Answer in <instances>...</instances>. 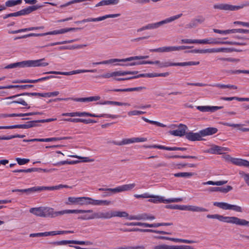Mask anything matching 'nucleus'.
Instances as JSON below:
<instances>
[{"label":"nucleus","instance_id":"61","mask_svg":"<svg viewBox=\"0 0 249 249\" xmlns=\"http://www.w3.org/2000/svg\"><path fill=\"white\" fill-rule=\"evenodd\" d=\"M59 94V91H55L51 92L44 93V97H50L52 96H56Z\"/></svg>","mask_w":249,"mask_h":249},{"label":"nucleus","instance_id":"58","mask_svg":"<svg viewBox=\"0 0 249 249\" xmlns=\"http://www.w3.org/2000/svg\"><path fill=\"white\" fill-rule=\"evenodd\" d=\"M232 34L235 33H243V34H249V30L244 29H232Z\"/></svg>","mask_w":249,"mask_h":249},{"label":"nucleus","instance_id":"4","mask_svg":"<svg viewBox=\"0 0 249 249\" xmlns=\"http://www.w3.org/2000/svg\"><path fill=\"white\" fill-rule=\"evenodd\" d=\"M148 57V56L145 55V56H132L127 57L124 59H117V58H112L107 60H104L100 62H93L92 64L93 66L95 65H106V64H112L115 62H128V61H131L132 60H141V59H146Z\"/></svg>","mask_w":249,"mask_h":249},{"label":"nucleus","instance_id":"41","mask_svg":"<svg viewBox=\"0 0 249 249\" xmlns=\"http://www.w3.org/2000/svg\"><path fill=\"white\" fill-rule=\"evenodd\" d=\"M87 46L86 44L72 45L70 46H61L59 47L60 50H73L75 49H80Z\"/></svg>","mask_w":249,"mask_h":249},{"label":"nucleus","instance_id":"51","mask_svg":"<svg viewBox=\"0 0 249 249\" xmlns=\"http://www.w3.org/2000/svg\"><path fill=\"white\" fill-rule=\"evenodd\" d=\"M70 137H53V138H45L44 139L45 142H52V141H60L62 140H68L70 139Z\"/></svg>","mask_w":249,"mask_h":249},{"label":"nucleus","instance_id":"38","mask_svg":"<svg viewBox=\"0 0 249 249\" xmlns=\"http://www.w3.org/2000/svg\"><path fill=\"white\" fill-rule=\"evenodd\" d=\"M228 182V180H221L217 181H208L207 182H204L202 183V184L204 185H216V186H221L224 184H226Z\"/></svg>","mask_w":249,"mask_h":249},{"label":"nucleus","instance_id":"46","mask_svg":"<svg viewBox=\"0 0 249 249\" xmlns=\"http://www.w3.org/2000/svg\"><path fill=\"white\" fill-rule=\"evenodd\" d=\"M193 173L191 172H181L174 174L175 177L189 178L194 175Z\"/></svg>","mask_w":249,"mask_h":249},{"label":"nucleus","instance_id":"17","mask_svg":"<svg viewBox=\"0 0 249 249\" xmlns=\"http://www.w3.org/2000/svg\"><path fill=\"white\" fill-rule=\"evenodd\" d=\"M187 129V127L186 125L181 124L178 125L177 129L171 131L170 133L172 135L181 137L184 136L185 134L186 135V131Z\"/></svg>","mask_w":249,"mask_h":249},{"label":"nucleus","instance_id":"15","mask_svg":"<svg viewBox=\"0 0 249 249\" xmlns=\"http://www.w3.org/2000/svg\"><path fill=\"white\" fill-rule=\"evenodd\" d=\"M147 141L146 138H132L129 139H124L120 142L116 143L118 145H122L133 143L135 142H144Z\"/></svg>","mask_w":249,"mask_h":249},{"label":"nucleus","instance_id":"36","mask_svg":"<svg viewBox=\"0 0 249 249\" xmlns=\"http://www.w3.org/2000/svg\"><path fill=\"white\" fill-rule=\"evenodd\" d=\"M231 205L226 202H214L213 205L223 210H231Z\"/></svg>","mask_w":249,"mask_h":249},{"label":"nucleus","instance_id":"18","mask_svg":"<svg viewBox=\"0 0 249 249\" xmlns=\"http://www.w3.org/2000/svg\"><path fill=\"white\" fill-rule=\"evenodd\" d=\"M56 76L53 75H50L48 76L43 77L36 80L24 79L19 81L14 82L16 83H36L38 82L45 81L51 78H56Z\"/></svg>","mask_w":249,"mask_h":249},{"label":"nucleus","instance_id":"24","mask_svg":"<svg viewBox=\"0 0 249 249\" xmlns=\"http://www.w3.org/2000/svg\"><path fill=\"white\" fill-rule=\"evenodd\" d=\"M12 192H19L21 193H25L27 195H29L35 192H40V186H35L32 188L25 189H15L12 190Z\"/></svg>","mask_w":249,"mask_h":249},{"label":"nucleus","instance_id":"42","mask_svg":"<svg viewBox=\"0 0 249 249\" xmlns=\"http://www.w3.org/2000/svg\"><path fill=\"white\" fill-rule=\"evenodd\" d=\"M102 105H116V106H129V105L127 103H122L116 101H105L103 103H100Z\"/></svg>","mask_w":249,"mask_h":249},{"label":"nucleus","instance_id":"29","mask_svg":"<svg viewBox=\"0 0 249 249\" xmlns=\"http://www.w3.org/2000/svg\"><path fill=\"white\" fill-rule=\"evenodd\" d=\"M232 189L231 186L228 185L226 187H211L209 189L210 192H220L224 193H227Z\"/></svg>","mask_w":249,"mask_h":249},{"label":"nucleus","instance_id":"20","mask_svg":"<svg viewBox=\"0 0 249 249\" xmlns=\"http://www.w3.org/2000/svg\"><path fill=\"white\" fill-rule=\"evenodd\" d=\"M136 186V184L131 183L119 186L115 188V193L132 190Z\"/></svg>","mask_w":249,"mask_h":249},{"label":"nucleus","instance_id":"56","mask_svg":"<svg viewBox=\"0 0 249 249\" xmlns=\"http://www.w3.org/2000/svg\"><path fill=\"white\" fill-rule=\"evenodd\" d=\"M145 113V112L142 111H140V110H132L129 111L127 113L128 115L129 116H137V115H140L142 114H143Z\"/></svg>","mask_w":249,"mask_h":249},{"label":"nucleus","instance_id":"14","mask_svg":"<svg viewBox=\"0 0 249 249\" xmlns=\"http://www.w3.org/2000/svg\"><path fill=\"white\" fill-rule=\"evenodd\" d=\"M229 151L227 147L219 146L216 145H213L211 148L206 151V152L212 154H223Z\"/></svg>","mask_w":249,"mask_h":249},{"label":"nucleus","instance_id":"10","mask_svg":"<svg viewBox=\"0 0 249 249\" xmlns=\"http://www.w3.org/2000/svg\"><path fill=\"white\" fill-rule=\"evenodd\" d=\"M191 47L186 46H165L157 49H150L151 52L167 53L179 51L182 50L191 48Z\"/></svg>","mask_w":249,"mask_h":249},{"label":"nucleus","instance_id":"2","mask_svg":"<svg viewBox=\"0 0 249 249\" xmlns=\"http://www.w3.org/2000/svg\"><path fill=\"white\" fill-rule=\"evenodd\" d=\"M206 217L208 218L216 219L220 221L234 224L240 226H247L249 224V222L248 221H247L245 219H240L234 216H224L220 214H207Z\"/></svg>","mask_w":249,"mask_h":249},{"label":"nucleus","instance_id":"32","mask_svg":"<svg viewBox=\"0 0 249 249\" xmlns=\"http://www.w3.org/2000/svg\"><path fill=\"white\" fill-rule=\"evenodd\" d=\"M222 124L226 126L236 127L242 132H249V128H243L242 127L243 124H234L229 123H222Z\"/></svg>","mask_w":249,"mask_h":249},{"label":"nucleus","instance_id":"39","mask_svg":"<svg viewBox=\"0 0 249 249\" xmlns=\"http://www.w3.org/2000/svg\"><path fill=\"white\" fill-rule=\"evenodd\" d=\"M37 122L36 121H31L26 123L25 124H20V128L28 129L32 127L36 126Z\"/></svg>","mask_w":249,"mask_h":249},{"label":"nucleus","instance_id":"47","mask_svg":"<svg viewBox=\"0 0 249 249\" xmlns=\"http://www.w3.org/2000/svg\"><path fill=\"white\" fill-rule=\"evenodd\" d=\"M142 119L147 123H150L151 124H155V125H157L160 127H164L166 126V125L165 124H164L162 123H160L157 122V121L150 120L144 117H142Z\"/></svg>","mask_w":249,"mask_h":249},{"label":"nucleus","instance_id":"35","mask_svg":"<svg viewBox=\"0 0 249 249\" xmlns=\"http://www.w3.org/2000/svg\"><path fill=\"white\" fill-rule=\"evenodd\" d=\"M119 0H103L98 3L96 6H100L103 5H108L110 4H117L119 3Z\"/></svg>","mask_w":249,"mask_h":249},{"label":"nucleus","instance_id":"5","mask_svg":"<svg viewBox=\"0 0 249 249\" xmlns=\"http://www.w3.org/2000/svg\"><path fill=\"white\" fill-rule=\"evenodd\" d=\"M75 29L74 28H63L60 30H54L53 31L48 32L42 34H35L31 33L29 34L23 35L21 36L17 37L15 39L25 38L31 36H43L47 35H53L58 34H62L67 32L75 30Z\"/></svg>","mask_w":249,"mask_h":249},{"label":"nucleus","instance_id":"63","mask_svg":"<svg viewBox=\"0 0 249 249\" xmlns=\"http://www.w3.org/2000/svg\"><path fill=\"white\" fill-rule=\"evenodd\" d=\"M136 226H142L144 227L153 228V224H149L147 223H142L140 222H137Z\"/></svg>","mask_w":249,"mask_h":249},{"label":"nucleus","instance_id":"26","mask_svg":"<svg viewBox=\"0 0 249 249\" xmlns=\"http://www.w3.org/2000/svg\"><path fill=\"white\" fill-rule=\"evenodd\" d=\"M217 131L218 129L215 127H207L200 130V133L202 137H205L215 134Z\"/></svg>","mask_w":249,"mask_h":249},{"label":"nucleus","instance_id":"62","mask_svg":"<svg viewBox=\"0 0 249 249\" xmlns=\"http://www.w3.org/2000/svg\"><path fill=\"white\" fill-rule=\"evenodd\" d=\"M42 236H47V232L34 233H31L30 234V237H42Z\"/></svg>","mask_w":249,"mask_h":249},{"label":"nucleus","instance_id":"16","mask_svg":"<svg viewBox=\"0 0 249 249\" xmlns=\"http://www.w3.org/2000/svg\"><path fill=\"white\" fill-rule=\"evenodd\" d=\"M26 68L31 67V61L25 60L9 64L4 67V69H9L15 68Z\"/></svg>","mask_w":249,"mask_h":249},{"label":"nucleus","instance_id":"40","mask_svg":"<svg viewBox=\"0 0 249 249\" xmlns=\"http://www.w3.org/2000/svg\"><path fill=\"white\" fill-rule=\"evenodd\" d=\"M80 197H69L68 198V201L65 203L67 205H79Z\"/></svg>","mask_w":249,"mask_h":249},{"label":"nucleus","instance_id":"50","mask_svg":"<svg viewBox=\"0 0 249 249\" xmlns=\"http://www.w3.org/2000/svg\"><path fill=\"white\" fill-rule=\"evenodd\" d=\"M91 117H106V118H111L113 119L117 118L119 117L118 115H110V114H103L101 115H96L95 114H92V115H91Z\"/></svg>","mask_w":249,"mask_h":249},{"label":"nucleus","instance_id":"37","mask_svg":"<svg viewBox=\"0 0 249 249\" xmlns=\"http://www.w3.org/2000/svg\"><path fill=\"white\" fill-rule=\"evenodd\" d=\"M112 215L113 217H128L130 216L126 212L120 211H112Z\"/></svg>","mask_w":249,"mask_h":249},{"label":"nucleus","instance_id":"6","mask_svg":"<svg viewBox=\"0 0 249 249\" xmlns=\"http://www.w3.org/2000/svg\"><path fill=\"white\" fill-rule=\"evenodd\" d=\"M42 7V6L39 5H33L31 6H29L26 8L23 9L17 12L10 13L8 14L5 15L3 18V19H6L10 17H18L22 15H25L31 13V12L36 11L40 8Z\"/></svg>","mask_w":249,"mask_h":249},{"label":"nucleus","instance_id":"45","mask_svg":"<svg viewBox=\"0 0 249 249\" xmlns=\"http://www.w3.org/2000/svg\"><path fill=\"white\" fill-rule=\"evenodd\" d=\"M231 51L230 49L227 48H211V53L225 52L228 53Z\"/></svg>","mask_w":249,"mask_h":249},{"label":"nucleus","instance_id":"8","mask_svg":"<svg viewBox=\"0 0 249 249\" xmlns=\"http://www.w3.org/2000/svg\"><path fill=\"white\" fill-rule=\"evenodd\" d=\"M182 16V14H179L168 18H167L163 20L160 21L158 22L149 23L147 24L148 30L157 29L163 24L171 22L175 20L180 18Z\"/></svg>","mask_w":249,"mask_h":249},{"label":"nucleus","instance_id":"34","mask_svg":"<svg viewBox=\"0 0 249 249\" xmlns=\"http://www.w3.org/2000/svg\"><path fill=\"white\" fill-rule=\"evenodd\" d=\"M188 211L193 212H207L208 210L203 207L194 205H189Z\"/></svg>","mask_w":249,"mask_h":249},{"label":"nucleus","instance_id":"25","mask_svg":"<svg viewBox=\"0 0 249 249\" xmlns=\"http://www.w3.org/2000/svg\"><path fill=\"white\" fill-rule=\"evenodd\" d=\"M71 188V187L67 185H63L59 184L58 185L54 186H50V187H46V186H40V192L45 190H59L61 188Z\"/></svg>","mask_w":249,"mask_h":249},{"label":"nucleus","instance_id":"21","mask_svg":"<svg viewBox=\"0 0 249 249\" xmlns=\"http://www.w3.org/2000/svg\"><path fill=\"white\" fill-rule=\"evenodd\" d=\"M223 107L217 106H197L196 108L201 112H213L218 109L223 108Z\"/></svg>","mask_w":249,"mask_h":249},{"label":"nucleus","instance_id":"13","mask_svg":"<svg viewBox=\"0 0 249 249\" xmlns=\"http://www.w3.org/2000/svg\"><path fill=\"white\" fill-rule=\"evenodd\" d=\"M121 231L124 232H130V231H140L142 232H152L156 233L159 234H170L169 232L162 231H158L154 230L152 229H142L139 228H133V229H121Z\"/></svg>","mask_w":249,"mask_h":249},{"label":"nucleus","instance_id":"12","mask_svg":"<svg viewBox=\"0 0 249 249\" xmlns=\"http://www.w3.org/2000/svg\"><path fill=\"white\" fill-rule=\"evenodd\" d=\"M120 14H109L106 15L105 16L98 17L97 18H88L86 19H84L81 21H78L77 23H85L88 22H96V21H100L106 19L107 18H117L120 16Z\"/></svg>","mask_w":249,"mask_h":249},{"label":"nucleus","instance_id":"60","mask_svg":"<svg viewBox=\"0 0 249 249\" xmlns=\"http://www.w3.org/2000/svg\"><path fill=\"white\" fill-rule=\"evenodd\" d=\"M146 88L144 87H136V88H127L125 89L124 90H126V92L129 91H139L143 89H145Z\"/></svg>","mask_w":249,"mask_h":249},{"label":"nucleus","instance_id":"19","mask_svg":"<svg viewBox=\"0 0 249 249\" xmlns=\"http://www.w3.org/2000/svg\"><path fill=\"white\" fill-rule=\"evenodd\" d=\"M155 219V217L154 215H148V214L144 213L137 215H130L128 217L129 220H154Z\"/></svg>","mask_w":249,"mask_h":249},{"label":"nucleus","instance_id":"57","mask_svg":"<svg viewBox=\"0 0 249 249\" xmlns=\"http://www.w3.org/2000/svg\"><path fill=\"white\" fill-rule=\"evenodd\" d=\"M16 161L19 165H24L29 162L30 160L27 159H21L17 158L16 159Z\"/></svg>","mask_w":249,"mask_h":249},{"label":"nucleus","instance_id":"48","mask_svg":"<svg viewBox=\"0 0 249 249\" xmlns=\"http://www.w3.org/2000/svg\"><path fill=\"white\" fill-rule=\"evenodd\" d=\"M33 30H35L34 27H29V28H27L21 29H19L18 30H15V31H9L8 33L9 34H17V33H21V32H26V31H33Z\"/></svg>","mask_w":249,"mask_h":249},{"label":"nucleus","instance_id":"54","mask_svg":"<svg viewBox=\"0 0 249 249\" xmlns=\"http://www.w3.org/2000/svg\"><path fill=\"white\" fill-rule=\"evenodd\" d=\"M213 31L214 33H218L220 34H232V29L231 30H220L216 29H213Z\"/></svg>","mask_w":249,"mask_h":249},{"label":"nucleus","instance_id":"3","mask_svg":"<svg viewBox=\"0 0 249 249\" xmlns=\"http://www.w3.org/2000/svg\"><path fill=\"white\" fill-rule=\"evenodd\" d=\"M111 204V201L107 200H95L91 197L83 196L80 197L79 204L80 205H91L94 206H107Z\"/></svg>","mask_w":249,"mask_h":249},{"label":"nucleus","instance_id":"30","mask_svg":"<svg viewBox=\"0 0 249 249\" xmlns=\"http://www.w3.org/2000/svg\"><path fill=\"white\" fill-rule=\"evenodd\" d=\"M122 76V71H114L112 72H107L106 73H104L100 76L99 77L103 78H110L111 77H116V76Z\"/></svg>","mask_w":249,"mask_h":249},{"label":"nucleus","instance_id":"9","mask_svg":"<svg viewBox=\"0 0 249 249\" xmlns=\"http://www.w3.org/2000/svg\"><path fill=\"white\" fill-rule=\"evenodd\" d=\"M148 199V201L150 202H152L155 204H158L160 203H172V202H180L182 200V198H172L168 199H164V198L162 196H154L150 195Z\"/></svg>","mask_w":249,"mask_h":249},{"label":"nucleus","instance_id":"31","mask_svg":"<svg viewBox=\"0 0 249 249\" xmlns=\"http://www.w3.org/2000/svg\"><path fill=\"white\" fill-rule=\"evenodd\" d=\"M25 95H28V96H38L44 97V93H37V92H31V93H29V92H25V93H22V94H18V95H14V96L8 97L6 99H13V98H15L16 97H20V96H25Z\"/></svg>","mask_w":249,"mask_h":249},{"label":"nucleus","instance_id":"64","mask_svg":"<svg viewBox=\"0 0 249 249\" xmlns=\"http://www.w3.org/2000/svg\"><path fill=\"white\" fill-rule=\"evenodd\" d=\"M120 249H145V247L143 246H126L122 247Z\"/></svg>","mask_w":249,"mask_h":249},{"label":"nucleus","instance_id":"43","mask_svg":"<svg viewBox=\"0 0 249 249\" xmlns=\"http://www.w3.org/2000/svg\"><path fill=\"white\" fill-rule=\"evenodd\" d=\"M213 86L217 87L219 89H225L226 88L233 89H237V87L236 86L233 85H224V84H216L213 85Z\"/></svg>","mask_w":249,"mask_h":249},{"label":"nucleus","instance_id":"28","mask_svg":"<svg viewBox=\"0 0 249 249\" xmlns=\"http://www.w3.org/2000/svg\"><path fill=\"white\" fill-rule=\"evenodd\" d=\"M213 8L214 9H218L225 11H234L233 5L225 3L214 4L213 5Z\"/></svg>","mask_w":249,"mask_h":249},{"label":"nucleus","instance_id":"55","mask_svg":"<svg viewBox=\"0 0 249 249\" xmlns=\"http://www.w3.org/2000/svg\"><path fill=\"white\" fill-rule=\"evenodd\" d=\"M72 240H62L60 241L54 242L53 243V244L54 245H67L68 244H72Z\"/></svg>","mask_w":249,"mask_h":249},{"label":"nucleus","instance_id":"52","mask_svg":"<svg viewBox=\"0 0 249 249\" xmlns=\"http://www.w3.org/2000/svg\"><path fill=\"white\" fill-rule=\"evenodd\" d=\"M25 100H27L25 98H18L16 100L13 101L11 102V103H16L20 104L24 106H27L28 105L27 103L25 101Z\"/></svg>","mask_w":249,"mask_h":249},{"label":"nucleus","instance_id":"53","mask_svg":"<svg viewBox=\"0 0 249 249\" xmlns=\"http://www.w3.org/2000/svg\"><path fill=\"white\" fill-rule=\"evenodd\" d=\"M78 219H80V220H83L95 219L94 213H93L91 215L85 214V215L80 216L78 217Z\"/></svg>","mask_w":249,"mask_h":249},{"label":"nucleus","instance_id":"44","mask_svg":"<svg viewBox=\"0 0 249 249\" xmlns=\"http://www.w3.org/2000/svg\"><path fill=\"white\" fill-rule=\"evenodd\" d=\"M21 3V0H9L5 2V7H12Z\"/></svg>","mask_w":249,"mask_h":249},{"label":"nucleus","instance_id":"11","mask_svg":"<svg viewBox=\"0 0 249 249\" xmlns=\"http://www.w3.org/2000/svg\"><path fill=\"white\" fill-rule=\"evenodd\" d=\"M97 71V70L93 69V70H74L69 72H61V71H50L48 72H43V74H60L64 75H71L73 74H76L81 73H85V72H96Z\"/></svg>","mask_w":249,"mask_h":249},{"label":"nucleus","instance_id":"7","mask_svg":"<svg viewBox=\"0 0 249 249\" xmlns=\"http://www.w3.org/2000/svg\"><path fill=\"white\" fill-rule=\"evenodd\" d=\"M154 64L158 65V67L160 68L168 67L170 66H186L192 65H197L199 64V61H189L181 63H171L169 62H161L158 60L154 61Z\"/></svg>","mask_w":249,"mask_h":249},{"label":"nucleus","instance_id":"27","mask_svg":"<svg viewBox=\"0 0 249 249\" xmlns=\"http://www.w3.org/2000/svg\"><path fill=\"white\" fill-rule=\"evenodd\" d=\"M45 58L37 60H30L31 67H45L49 65L48 63L44 62Z\"/></svg>","mask_w":249,"mask_h":249},{"label":"nucleus","instance_id":"23","mask_svg":"<svg viewBox=\"0 0 249 249\" xmlns=\"http://www.w3.org/2000/svg\"><path fill=\"white\" fill-rule=\"evenodd\" d=\"M95 219H109L112 217V211L94 213Z\"/></svg>","mask_w":249,"mask_h":249},{"label":"nucleus","instance_id":"59","mask_svg":"<svg viewBox=\"0 0 249 249\" xmlns=\"http://www.w3.org/2000/svg\"><path fill=\"white\" fill-rule=\"evenodd\" d=\"M192 53H211V49H202V50H194L191 51Z\"/></svg>","mask_w":249,"mask_h":249},{"label":"nucleus","instance_id":"49","mask_svg":"<svg viewBox=\"0 0 249 249\" xmlns=\"http://www.w3.org/2000/svg\"><path fill=\"white\" fill-rule=\"evenodd\" d=\"M245 7H249V1H245L239 5H233V10H238Z\"/></svg>","mask_w":249,"mask_h":249},{"label":"nucleus","instance_id":"22","mask_svg":"<svg viewBox=\"0 0 249 249\" xmlns=\"http://www.w3.org/2000/svg\"><path fill=\"white\" fill-rule=\"evenodd\" d=\"M186 138L189 141H200L201 137H202L200 131L198 133H194L193 132H190L187 133L185 135Z\"/></svg>","mask_w":249,"mask_h":249},{"label":"nucleus","instance_id":"1","mask_svg":"<svg viewBox=\"0 0 249 249\" xmlns=\"http://www.w3.org/2000/svg\"><path fill=\"white\" fill-rule=\"evenodd\" d=\"M29 212L36 216L51 218L68 213H93L92 210H65L55 211L53 208L47 206L32 208Z\"/></svg>","mask_w":249,"mask_h":249},{"label":"nucleus","instance_id":"33","mask_svg":"<svg viewBox=\"0 0 249 249\" xmlns=\"http://www.w3.org/2000/svg\"><path fill=\"white\" fill-rule=\"evenodd\" d=\"M233 164L239 166H244L246 167H249V161L240 159H233L232 160Z\"/></svg>","mask_w":249,"mask_h":249}]
</instances>
